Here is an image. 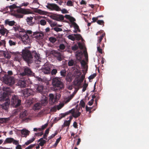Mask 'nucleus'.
Segmentation results:
<instances>
[{
    "mask_svg": "<svg viewBox=\"0 0 149 149\" xmlns=\"http://www.w3.org/2000/svg\"><path fill=\"white\" fill-rule=\"evenodd\" d=\"M3 92L2 96L0 97V102H3L5 100V102L0 105V107L6 110L8 109L10 103V100L6 98V97L10 95L11 90L9 87L4 86L3 88Z\"/></svg>",
    "mask_w": 149,
    "mask_h": 149,
    "instance_id": "f257e3e1",
    "label": "nucleus"
},
{
    "mask_svg": "<svg viewBox=\"0 0 149 149\" xmlns=\"http://www.w3.org/2000/svg\"><path fill=\"white\" fill-rule=\"evenodd\" d=\"M33 56L36 59V62L40 61V54L37 53L36 51H33L32 53L27 49H25L22 50V56L24 60L28 63H29L31 61Z\"/></svg>",
    "mask_w": 149,
    "mask_h": 149,
    "instance_id": "f03ea898",
    "label": "nucleus"
},
{
    "mask_svg": "<svg viewBox=\"0 0 149 149\" xmlns=\"http://www.w3.org/2000/svg\"><path fill=\"white\" fill-rule=\"evenodd\" d=\"M52 84L55 91L62 89L64 88V83L60 78L55 77L53 78Z\"/></svg>",
    "mask_w": 149,
    "mask_h": 149,
    "instance_id": "7ed1b4c3",
    "label": "nucleus"
},
{
    "mask_svg": "<svg viewBox=\"0 0 149 149\" xmlns=\"http://www.w3.org/2000/svg\"><path fill=\"white\" fill-rule=\"evenodd\" d=\"M3 80L6 84L10 86L13 85L15 82L14 77L9 75H4L3 77Z\"/></svg>",
    "mask_w": 149,
    "mask_h": 149,
    "instance_id": "20e7f679",
    "label": "nucleus"
},
{
    "mask_svg": "<svg viewBox=\"0 0 149 149\" xmlns=\"http://www.w3.org/2000/svg\"><path fill=\"white\" fill-rule=\"evenodd\" d=\"M19 36L21 38L22 41L25 44L28 43L30 41V38L26 32L23 31H19Z\"/></svg>",
    "mask_w": 149,
    "mask_h": 149,
    "instance_id": "39448f33",
    "label": "nucleus"
},
{
    "mask_svg": "<svg viewBox=\"0 0 149 149\" xmlns=\"http://www.w3.org/2000/svg\"><path fill=\"white\" fill-rule=\"evenodd\" d=\"M21 100L19 99L18 97L16 95H14L12 96L11 100L12 105L15 108L19 106L21 104Z\"/></svg>",
    "mask_w": 149,
    "mask_h": 149,
    "instance_id": "423d86ee",
    "label": "nucleus"
},
{
    "mask_svg": "<svg viewBox=\"0 0 149 149\" xmlns=\"http://www.w3.org/2000/svg\"><path fill=\"white\" fill-rule=\"evenodd\" d=\"M21 75L23 77L24 76H35V73H33L30 68L27 67H25L24 70V71L21 73Z\"/></svg>",
    "mask_w": 149,
    "mask_h": 149,
    "instance_id": "0eeeda50",
    "label": "nucleus"
},
{
    "mask_svg": "<svg viewBox=\"0 0 149 149\" xmlns=\"http://www.w3.org/2000/svg\"><path fill=\"white\" fill-rule=\"evenodd\" d=\"M46 7L48 9L52 10L59 11L61 10L60 7L55 3H48Z\"/></svg>",
    "mask_w": 149,
    "mask_h": 149,
    "instance_id": "6e6552de",
    "label": "nucleus"
},
{
    "mask_svg": "<svg viewBox=\"0 0 149 149\" xmlns=\"http://www.w3.org/2000/svg\"><path fill=\"white\" fill-rule=\"evenodd\" d=\"M81 109L82 111H83L81 107H79V108L75 111L74 109H72L69 111V113H72V116L75 118H77L81 115V112H79V110Z\"/></svg>",
    "mask_w": 149,
    "mask_h": 149,
    "instance_id": "1a4fd4ad",
    "label": "nucleus"
},
{
    "mask_svg": "<svg viewBox=\"0 0 149 149\" xmlns=\"http://www.w3.org/2000/svg\"><path fill=\"white\" fill-rule=\"evenodd\" d=\"M52 54L59 61H61L62 59V56L59 52L56 50H53L52 52Z\"/></svg>",
    "mask_w": 149,
    "mask_h": 149,
    "instance_id": "9d476101",
    "label": "nucleus"
},
{
    "mask_svg": "<svg viewBox=\"0 0 149 149\" xmlns=\"http://www.w3.org/2000/svg\"><path fill=\"white\" fill-rule=\"evenodd\" d=\"M13 143L14 144L17 145L18 144V141L12 138H7L4 141L3 144H5L6 143Z\"/></svg>",
    "mask_w": 149,
    "mask_h": 149,
    "instance_id": "9b49d317",
    "label": "nucleus"
},
{
    "mask_svg": "<svg viewBox=\"0 0 149 149\" xmlns=\"http://www.w3.org/2000/svg\"><path fill=\"white\" fill-rule=\"evenodd\" d=\"M23 93L25 97H27L30 96V95H33L34 94L33 91L28 88L23 91Z\"/></svg>",
    "mask_w": 149,
    "mask_h": 149,
    "instance_id": "f8f14e48",
    "label": "nucleus"
},
{
    "mask_svg": "<svg viewBox=\"0 0 149 149\" xmlns=\"http://www.w3.org/2000/svg\"><path fill=\"white\" fill-rule=\"evenodd\" d=\"M42 72L45 74H48L50 73V66L47 64H45L42 66Z\"/></svg>",
    "mask_w": 149,
    "mask_h": 149,
    "instance_id": "ddd939ff",
    "label": "nucleus"
},
{
    "mask_svg": "<svg viewBox=\"0 0 149 149\" xmlns=\"http://www.w3.org/2000/svg\"><path fill=\"white\" fill-rule=\"evenodd\" d=\"M33 37L38 40L42 39L44 35L42 33H40L39 32H36L33 33Z\"/></svg>",
    "mask_w": 149,
    "mask_h": 149,
    "instance_id": "4468645a",
    "label": "nucleus"
},
{
    "mask_svg": "<svg viewBox=\"0 0 149 149\" xmlns=\"http://www.w3.org/2000/svg\"><path fill=\"white\" fill-rule=\"evenodd\" d=\"M17 12L18 13H21L24 15L29 14L31 13V12L29 10L22 8H20L17 9Z\"/></svg>",
    "mask_w": 149,
    "mask_h": 149,
    "instance_id": "2eb2a0df",
    "label": "nucleus"
},
{
    "mask_svg": "<svg viewBox=\"0 0 149 149\" xmlns=\"http://www.w3.org/2000/svg\"><path fill=\"white\" fill-rule=\"evenodd\" d=\"M17 85L21 88H24L27 85L26 80L24 79L19 80L17 83Z\"/></svg>",
    "mask_w": 149,
    "mask_h": 149,
    "instance_id": "dca6fc26",
    "label": "nucleus"
},
{
    "mask_svg": "<svg viewBox=\"0 0 149 149\" xmlns=\"http://www.w3.org/2000/svg\"><path fill=\"white\" fill-rule=\"evenodd\" d=\"M16 23L14 21H10L9 19H6L4 21V25L5 26L8 25L10 26H13Z\"/></svg>",
    "mask_w": 149,
    "mask_h": 149,
    "instance_id": "f3484780",
    "label": "nucleus"
},
{
    "mask_svg": "<svg viewBox=\"0 0 149 149\" xmlns=\"http://www.w3.org/2000/svg\"><path fill=\"white\" fill-rule=\"evenodd\" d=\"M49 101L51 102L52 104H54L56 101H57V98L56 97L54 98V95L52 94H49Z\"/></svg>",
    "mask_w": 149,
    "mask_h": 149,
    "instance_id": "a211bd4d",
    "label": "nucleus"
},
{
    "mask_svg": "<svg viewBox=\"0 0 149 149\" xmlns=\"http://www.w3.org/2000/svg\"><path fill=\"white\" fill-rule=\"evenodd\" d=\"M83 54L81 52H78L76 54V56L77 60L79 61H81V59L82 57Z\"/></svg>",
    "mask_w": 149,
    "mask_h": 149,
    "instance_id": "6ab92c4d",
    "label": "nucleus"
},
{
    "mask_svg": "<svg viewBox=\"0 0 149 149\" xmlns=\"http://www.w3.org/2000/svg\"><path fill=\"white\" fill-rule=\"evenodd\" d=\"M44 89V86L42 85H38L36 87L37 91L40 93H42Z\"/></svg>",
    "mask_w": 149,
    "mask_h": 149,
    "instance_id": "aec40b11",
    "label": "nucleus"
},
{
    "mask_svg": "<svg viewBox=\"0 0 149 149\" xmlns=\"http://www.w3.org/2000/svg\"><path fill=\"white\" fill-rule=\"evenodd\" d=\"M105 36V33H102L100 36L98 37L97 40V45H100L101 44V42L103 38Z\"/></svg>",
    "mask_w": 149,
    "mask_h": 149,
    "instance_id": "412c9836",
    "label": "nucleus"
},
{
    "mask_svg": "<svg viewBox=\"0 0 149 149\" xmlns=\"http://www.w3.org/2000/svg\"><path fill=\"white\" fill-rule=\"evenodd\" d=\"M41 107V105L40 103H37L35 104L33 107V109L34 110H37L39 109Z\"/></svg>",
    "mask_w": 149,
    "mask_h": 149,
    "instance_id": "4be33fe9",
    "label": "nucleus"
},
{
    "mask_svg": "<svg viewBox=\"0 0 149 149\" xmlns=\"http://www.w3.org/2000/svg\"><path fill=\"white\" fill-rule=\"evenodd\" d=\"M27 115V111L26 110H24V111L21 112L20 114L19 118L21 119H22Z\"/></svg>",
    "mask_w": 149,
    "mask_h": 149,
    "instance_id": "5701e85b",
    "label": "nucleus"
},
{
    "mask_svg": "<svg viewBox=\"0 0 149 149\" xmlns=\"http://www.w3.org/2000/svg\"><path fill=\"white\" fill-rule=\"evenodd\" d=\"M81 83L80 81V80H79L78 79L74 83V85L77 87V91H78L79 89V87L81 85Z\"/></svg>",
    "mask_w": 149,
    "mask_h": 149,
    "instance_id": "b1692460",
    "label": "nucleus"
},
{
    "mask_svg": "<svg viewBox=\"0 0 149 149\" xmlns=\"http://www.w3.org/2000/svg\"><path fill=\"white\" fill-rule=\"evenodd\" d=\"M8 30L5 28H1L0 29V33L2 36H4L6 33H8Z\"/></svg>",
    "mask_w": 149,
    "mask_h": 149,
    "instance_id": "393cba45",
    "label": "nucleus"
},
{
    "mask_svg": "<svg viewBox=\"0 0 149 149\" xmlns=\"http://www.w3.org/2000/svg\"><path fill=\"white\" fill-rule=\"evenodd\" d=\"M9 118H0V123H6L8 122L9 120Z\"/></svg>",
    "mask_w": 149,
    "mask_h": 149,
    "instance_id": "a878e982",
    "label": "nucleus"
},
{
    "mask_svg": "<svg viewBox=\"0 0 149 149\" xmlns=\"http://www.w3.org/2000/svg\"><path fill=\"white\" fill-rule=\"evenodd\" d=\"M33 101L31 99L27 100L26 101V106H29L33 103Z\"/></svg>",
    "mask_w": 149,
    "mask_h": 149,
    "instance_id": "bb28decb",
    "label": "nucleus"
},
{
    "mask_svg": "<svg viewBox=\"0 0 149 149\" xmlns=\"http://www.w3.org/2000/svg\"><path fill=\"white\" fill-rule=\"evenodd\" d=\"M48 102L47 100L46 99H44L41 100L40 103L42 106H45L47 104Z\"/></svg>",
    "mask_w": 149,
    "mask_h": 149,
    "instance_id": "cd10ccee",
    "label": "nucleus"
},
{
    "mask_svg": "<svg viewBox=\"0 0 149 149\" xmlns=\"http://www.w3.org/2000/svg\"><path fill=\"white\" fill-rule=\"evenodd\" d=\"M29 131L27 130L23 129L21 130V133L22 134L24 135L25 136H26L29 135Z\"/></svg>",
    "mask_w": 149,
    "mask_h": 149,
    "instance_id": "c85d7f7f",
    "label": "nucleus"
},
{
    "mask_svg": "<svg viewBox=\"0 0 149 149\" xmlns=\"http://www.w3.org/2000/svg\"><path fill=\"white\" fill-rule=\"evenodd\" d=\"M13 27L12 29H11L12 30H14L15 32H17V31H19V26L18 25H15L13 26Z\"/></svg>",
    "mask_w": 149,
    "mask_h": 149,
    "instance_id": "c756f323",
    "label": "nucleus"
},
{
    "mask_svg": "<svg viewBox=\"0 0 149 149\" xmlns=\"http://www.w3.org/2000/svg\"><path fill=\"white\" fill-rule=\"evenodd\" d=\"M33 18L32 17H28L26 19V21L28 22L29 24L30 25H32L33 24L32 22V19Z\"/></svg>",
    "mask_w": 149,
    "mask_h": 149,
    "instance_id": "7c9ffc66",
    "label": "nucleus"
},
{
    "mask_svg": "<svg viewBox=\"0 0 149 149\" xmlns=\"http://www.w3.org/2000/svg\"><path fill=\"white\" fill-rule=\"evenodd\" d=\"M73 35L75 37V39L77 40H79L81 38L82 39L81 36L80 34H74Z\"/></svg>",
    "mask_w": 149,
    "mask_h": 149,
    "instance_id": "2f4dec72",
    "label": "nucleus"
},
{
    "mask_svg": "<svg viewBox=\"0 0 149 149\" xmlns=\"http://www.w3.org/2000/svg\"><path fill=\"white\" fill-rule=\"evenodd\" d=\"M73 25L74 27L75 30L78 31V32H80L81 30L79 28V26L75 22L73 23Z\"/></svg>",
    "mask_w": 149,
    "mask_h": 149,
    "instance_id": "473e14b6",
    "label": "nucleus"
},
{
    "mask_svg": "<svg viewBox=\"0 0 149 149\" xmlns=\"http://www.w3.org/2000/svg\"><path fill=\"white\" fill-rule=\"evenodd\" d=\"M54 19L58 21H62L64 19V17L62 15H59L58 17H56Z\"/></svg>",
    "mask_w": 149,
    "mask_h": 149,
    "instance_id": "72a5a7b5",
    "label": "nucleus"
},
{
    "mask_svg": "<svg viewBox=\"0 0 149 149\" xmlns=\"http://www.w3.org/2000/svg\"><path fill=\"white\" fill-rule=\"evenodd\" d=\"M39 141H40L39 144V145L41 146H43L46 142V141L45 140L43 139V138H40Z\"/></svg>",
    "mask_w": 149,
    "mask_h": 149,
    "instance_id": "f704fd0d",
    "label": "nucleus"
},
{
    "mask_svg": "<svg viewBox=\"0 0 149 149\" xmlns=\"http://www.w3.org/2000/svg\"><path fill=\"white\" fill-rule=\"evenodd\" d=\"M3 55L4 57L8 59H9L11 57L10 54L8 52H6L3 53Z\"/></svg>",
    "mask_w": 149,
    "mask_h": 149,
    "instance_id": "c9c22d12",
    "label": "nucleus"
},
{
    "mask_svg": "<svg viewBox=\"0 0 149 149\" xmlns=\"http://www.w3.org/2000/svg\"><path fill=\"white\" fill-rule=\"evenodd\" d=\"M61 75L63 77H65L66 75V71L65 69L62 70L60 71Z\"/></svg>",
    "mask_w": 149,
    "mask_h": 149,
    "instance_id": "e433bc0d",
    "label": "nucleus"
},
{
    "mask_svg": "<svg viewBox=\"0 0 149 149\" xmlns=\"http://www.w3.org/2000/svg\"><path fill=\"white\" fill-rule=\"evenodd\" d=\"M34 140H35L34 138H32L30 140H29L27 142H26L25 143V144L26 145H28L29 144L32 143L33 141H34Z\"/></svg>",
    "mask_w": 149,
    "mask_h": 149,
    "instance_id": "4c0bfd02",
    "label": "nucleus"
},
{
    "mask_svg": "<svg viewBox=\"0 0 149 149\" xmlns=\"http://www.w3.org/2000/svg\"><path fill=\"white\" fill-rule=\"evenodd\" d=\"M75 94H73L72 95H71L70 96H68L66 100V102H69L73 97L74 96Z\"/></svg>",
    "mask_w": 149,
    "mask_h": 149,
    "instance_id": "58836bf2",
    "label": "nucleus"
},
{
    "mask_svg": "<svg viewBox=\"0 0 149 149\" xmlns=\"http://www.w3.org/2000/svg\"><path fill=\"white\" fill-rule=\"evenodd\" d=\"M74 36L73 35H68V37L69 39L71 40L72 41H74L75 40V38Z\"/></svg>",
    "mask_w": 149,
    "mask_h": 149,
    "instance_id": "ea45409f",
    "label": "nucleus"
},
{
    "mask_svg": "<svg viewBox=\"0 0 149 149\" xmlns=\"http://www.w3.org/2000/svg\"><path fill=\"white\" fill-rule=\"evenodd\" d=\"M97 50L98 52L101 54H102V50L100 45H97Z\"/></svg>",
    "mask_w": 149,
    "mask_h": 149,
    "instance_id": "a19ab883",
    "label": "nucleus"
},
{
    "mask_svg": "<svg viewBox=\"0 0 149 149\" xmlns=\"http://www.w3.org/2000/svg\"><path fill=\"white\" fill-rule=\"evenodd\" d=\"M61 139V137H60L56 140V142L55 143V144H54L53 146L54 147H56L57 146L58 143L59 142Z\"/></svg>",
    "mask_w": 149,
    "mask_h": 149,
    "instance_id": "79ce46f5",
    "label": "nucleus"
},
{
    "mask_svg": "<svg viewBox=\"0 0 149 149\" xmlns=\"http://www.w3.org/2000/svg\"><path fill=\"white\" fill-rule=\"evenodd\" d=\"M40 24L42 26H44L46 24L47 22L44 19H41L40 21Z\"/></svg>",
    "mask_w": 149,
    "mask_h": 149,
    "instance_id": "37998d69",
    "label": "nucleus"
},
{
    "mask_svg": "<svg viewBox=\"0 0 149 149\" xmlns=\"http://www.w3.org/2000/svg\"><path fill=\"white\" fill-rule=\"evenodd\" d=\"M74 64V62L73 60L71 59L68 61V65L69 66H72Z\"/></svg>",
    "mask_w": 149,
    "mask_h": 149,
    "instance_id": "c03bdc74",
    "label": "nucleus"
},
{
    "mask_svg": "<svg viewBox=\"0 0 149 149\" xmlns=\"http://www.w3.org/2000/svg\"><path fill=\"white\" fill-rule=\"evenodd\" d=\"M58 133V132L57 131H56L55 132V133L52 134L51 136H49L48 137V138L49 139H51L54 138L55 136Z\"/></svg>",
    "mask_w": 149,
    "mask_h": 149,
    "instance_id": "a18cd8bd",
    "label": "nucleus"
},
{
    "mask_svg": "<svg viewBox=\"0 0 149 149\" xmlns=\"http://www.w3.org/2000/svg\"><path fill=\"white\" fill-rule=\"evenodd\" d=\"M79 104L81 106V107H81L82 108V107L84 108L85 104L83 100H81L80 101Z\"/></svg>",
    "mask_w": 149,
    "mask_h": 149,
    "instance_id": "49530a36",
    "label": "nucleus"
},
{
    "mask_svg": "<svg viewBox=\"0 0 149 149\" xmlns=\"http://www.w3.org/2000/svg\"><path fill=\"white\" fill-rule=\"evenodd\" d=\"M57 72V71L56 69H53L52 70L51 73L52 75H56Z\"/></svg>",
    "mask_w": 149,
    "mask_h": 149,
    "instance_id": "de8ad7c7",
    "label": "nucleus"
},
{
    "mask_svg": "<svg viewBox=\"0 0 149 149\" xmlns=\"http://www.w3.org/2000/svg\"><path fill=\"white\" fill-rule=\"evenodd\" d=\"M47 125H48V124L47 123L45 124L44 125H43L42 126V127H41V128H38V130L39 131H40L42 130H44L45 128L47 127Z\"/></svg>",
    "mask_w": 149,
    "mask_h": 149,
    "instance_id": "09e8293b",
    "label": "nucleus"
},
{
    "mask_svg": "<svg viewBox=\"0 0 149 149\" xmlns=\"http://www.w3.org/2000/svg\"><path fill=\"white\" fill-rule=\"evenodd\" d=\"M50 41L54 43L55 42L56 40V38L53 37H51L49 38Z\"/></svg>",
    "mask_w": 149,
    "mask_h": 149,
    "instance_id": "8fccbe9b",
    "label": "nucleus"
},
{
    "mask_svg": "<svg viewBox=\"0 0 149 149\" xmlns=\"http://www.w3.org/2000/svg\"><path fill=\"white\" fill-rule=\"evenodd\" d=\"M14 16L18 18H23V15L18 14H15L14 15Z\"/></svg>",
    "mask_w": 149,
    "mask_h": 149,
    "instance_id": "3c124183",
    "label": "nucleus"
},
{
    "mask_svg": "<svg viewBox=\"0 0 149 149\" xmlns=\"http://www.w3.org/2000/svg\"><path fill=\"white\" fill-rule=\"evenodd\" d=\"M8 7L10 9H13L17 8V6L15 4H13L12 5H10Z\"/></svg>",
    "mask_w": 149,
    "mask_h": 149,
    "instance_id": "603ef678",
    "label": "nucleus"
},
{
    "mask_svg": "<svg viewBox=\"0 0 149 149\" xmlns=\"http://www.w3.org/2000/svg\"><path fill=\"white\" fill-rule=\"evenodd\" d=\"M67 5L69 6H73V4L72 1L70 0L68 1L67 3Z\"/></svg>",
    "mask_w": 149,
    "mask_h": 149,
    "instance_id": "864d4df0",
    "label": "nucleus"
},
{
    "mask_svg": "<svg viewBox=\"0 0 149 149\" xmlns=\"http://www.w3.org/2000/svg\"><path fill=\"white\" fill-rule=\"evenodd\" d=\"M97 23L101 25L104 26V21L103 20H98L97 21Z\"/></svg>",
    "mask_w": 149,
    "mask_h": 149,
    "instance_id": "5fc2aeb1",
    "label": "nucleus"
},
{
    "mask_svg": "<svg viewBox=\"0 0 149 149\" xmlns=\"http://www.w3.org/2000/svg\"><path fill=\"white\" fill-rule=\"evenodd\" d=\"M70 121L68 120H65L64 123V124L65 125V126H68L69 127V125L70 124Z\"/></svg>",
    "mask_w": 149,
    "mask_h": 149,
    "instance_id": "6e6d98bb",
    "label": "nucleus"
},
{
    "mask_svg": "<svg viewBox=\"0 0 149 149\" xmlns=\"http://www.w3.org/2000/svg\"><path fill=\"white\" fill-rule=\"evenodd\" d=\"M9 43L10 46L15 45H16V43L14 41L10 40L9 41Z\"/></svg>",
    "mask_w": 149,
    "mask_h": 149,
    "instance_id": "4d7b16f0",
    "label": "nucleus"
},
{
    "mask_svg": "<svg viewBox=\"0 0 149 149\" xmlns=\"http://www.w3.org/2000/svg\"><path fill=\"white\" fill-rule=\"evenodd\" d=\"M78 49V47L76 45L72 47V49L73 51H76Z\"/></svg>",
    "mask_w": 149,
    "mask_h": 149,
    "instance_id": "13d9d810",
    "label": "nucleus"
},
{
    "mask_svg": "<svg viewBox=\"0 0 149 149\" xmlns=\"http://www.w3.org/2000/svg\"><path fill=\"white\" fill-rule=\"evenodd\" d=\"M54 30L56 32L61 31H62V29L61 28L57 27L54 28Z\"/></svg>",
    "mask_w": 149,
    "mask_h": 149,
    "instance_id": "bf43d9fd",
    "label": "nucleus"
},
{
    "mask_svg": "<svg viewBox=\"0 0 149 149\" xmlns=\"http://www.w3.org/2000/svg\"><path fill=\"white\" fill-rule=\"evenodd\" d=\"M71 23H72L73 25V23L74 22V21H76L75 19L73 17H71L69 20Z\"/></svg>",
    "mask_w": 149,
    "mask_h": 149,
    "instance_id": "052dcab7",
    "label": "nucleus"
},
{
    "mask_svg": "<svg viewBox=\"0 0 149 149\" xmlns=\"http://www.w3.org/2000/svg\"><path fill=\"white\" fill-rule=\"evenodd\" d=\"M36 12L41 15H44L45 14L44 11H42L40 9H38Z\"/></svg>",
    "mask_w": 149,
    "mask_h": 149,
    "instance_id": "680f3d73",
    "label": "nucleus"
},
{
    "mask_svg": "<svg viewBox=\"0 0 149 149\" xmlns=\"http://www.w3.org/2000/svg\"><path fill=\"white\" fill-rule=\"evenodd\" d=\"M35 144H31L27 147L25 149H31L35 146Z\"/></svg>",
    "mask_w": 149,
    "mask_h": 149,
    "instance_id": "e2e57ef3",
    "label": "nucleus"
},
{
    "mask_svg": "<svg viewBox=\"0 0 149 149\" xmlns=\"http://www.w3.org/2000/svg\"><path fill=\"white\" fill-rule=\"evenodd\" d=\"M78 47L79 48L81 49H83L84 48V46L80 42L78 43Z\"/></svg>",
    "mask_w": 149,
    "mask_h": 149,
    "instance_id": "0e129e2a",
    "label": "nucleus"
},
{
    "mask_svg": "<svg viewBox=\"0 0 149 149\" xmlns=\"http://www.w3.org/2000/svg\"><path fill=\"white\" fill-rule=\"evenodd\" d=\"M88 86V84H85L84 85L83 88L82 90L83 92H84L86 91Z\"/></svg>",
    "mask_w": 149,
    "mask_h": 149,
    "instance_id": "69168bd1",
    "label": "nucleus"
},
{
    "mask_svg": "<svg viewBox=\"0 0 149 149\" xmlns=\"http://www.w3.org/2000/svg\"><path fill=\"white\" fill-rule=\"evenodd\" d=\"M59 47L60 49L63 50L65 49V46L64 44H62L60 45Z\"/></svg>",
    "mask_w": 149,
    "mask_h": 149,
    "instance_id": "338daca9",
    "label": "nucleus"
},
{
    "mask_svg": "<svg viewBox=\"0 0 149 149\" xmlns=\"http://www.w3.org/2000/svg\"><path fill=\"white\" fill-rule=\"evenodd\" d=\"M96 74H93L92 75H90L89 77V79L90 80L94 78L96 76Z\"/></svg>",
    "mask_w": 149,
    "mask_h": 149,
    "instance_id": "774afa93",
    "label": "nucleus"
}]
</instances>
